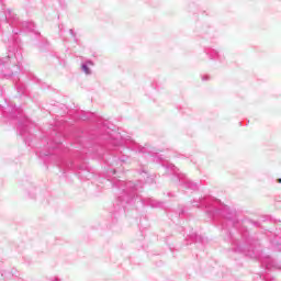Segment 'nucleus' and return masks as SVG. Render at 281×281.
<instances>
[{
    "mask_svg": "<svg viewBox=\"0 0 281 281\" xmlns=\"http://www.w3.org/2000/svg\"><path fill=\"white\" fill-rule=\"evenodd\" d=\"M82 69H83V71H85V74H90V71H89V67H87V66H82Z\"/></svg>",
    "mask_w": 281,
    "mask_h": 281,
    "instance_id": "obj_1",
    "label": "nucleus"
},
{
    "mask_svg": "<svg viewBox=\"0 0 281 281\" xmlns=\"http://www.w3.org/2000/svg\"><path fill=\"white\" fill-rule=\"evenodd\" d=\"M278 182L281 183V179H279Z\"/></svg>",
    "mask_w": 281,
    "mask_h": 281,
    "instance_id": "obj_2",
    "label": "nucleus"
}]
</instances>
